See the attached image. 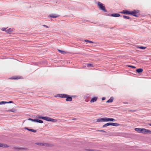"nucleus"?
Masks as SVG:
<instances>
[{
  "instance_id": "obj_40",
  "label": "nucleus",
  "mask_w": 151,
  "mask_h": 151,
  "mask_svg": "<svg viewBox=\"0 0 151 151\" xmlns=\"http://www.w3.org/2000/svg\"><path fill=\"white\" fill-rule=\"evenodd\" d=\"M24 129H27V130H28V129H29L27 128V127H25Z\"/></svg>"
},
{
  "instance_id": "obj_14",
  "label": "nucleus",
  "mask_w": 151,
  "mask_h": 151,
  "mask_svg": "<svg viewBox=\"0 0 151 151\" xmlns=\"http://www.w3.org/2000/svg\"><path fill=\"white\" fill-rule=\"evenodd\" d=\"M0 147H2L3 148H6L8 147L9 146L6 144H1L0 143Z\"/></svg>"
},
{
  "instance_id": "obj_12",
  "label": "nucleus",
  "mask_w": 151,
  "mask_h": 151,
  "mask_svg": "<svg viewBox=\"0 0 151 151\" xmlns=\"http://www.w3.org/2000/svg\"><path fill=\"white\" fill-rule=\"evenodd\" d=\"M97 99V97H95L92 98L90 100L91 103H93L96 101Z\"/></svg>"
},
{
  "instance_id": "obj_24",
  "label": "nucleus",
  "mask_w": 151,
  "mask_h": 151,
  "mask_svg": "<svg viewBox=\"0 0 151 151\" xmlns=\"http://www.w3.org/2000/svg\"><path fill=\"white\" fill-rule=\"evenodd\" d=\"M28 120H29L32 121V122H36V121H37V119H32L30 118H29L28 119Z\"/></svg>"
},
{
  "instance_id": "obj_39",
  "label": "nucleus",
  "mask_w": 151,
  "mask_h": 151,
  "mask_svg": "<svg viewBox=\"0 0 151 151\" xmlns=\"http://www.w3.org/2000/svg\"><path fill=\"white\" fill-rule=\"evenodd\" d=\"M105 99V98L104 97H103L102 98V100H104Z\"/></svg>"
},
{
  "instance_id": "obj_31",
  "label": "nucleus",
  "mask_w": 151,
  "mask_h": 151,
  "mask_svg": "<svg viewBox=\"0 0 151 151\" xmlns=\"http://www.w3.org/2000/svg\"><path fill=\"white\" fill-rule=\"evenodd\" d=\"M6 32H7L9 33H10V32H12L11 29H7L6 31Z\"/></svg>"
},
{
  "instance_id": "obj_33",
  "label": "nucleus",
  "mask_w": 151,
  "mask_h": 151,
  "mask_svg": "<svg viewBox=\"0 0 151 151\" xmlns=\"http://www.w3.org/2000/svg\"><path fill=\"white\" fill-rule=\"evenodd\" d=\"M128 66L129 67H131V68H136V67L134 66H132V65H128Z\"/></svg>"
},
{
  "instance_id": "obj_13",
  "label": "nucleus",
  "mask_w": 151,
  "mask_h": 151,
  "mask_svg": "<svg viewBox=\"0 0 151 151\" xmlns=\"http://www.w3.org/2000/svg\"><path fill=\"white\" fill-rule=\"evenodd\" d=\"M110 125L113 126H114L117 127L119 125V124L116 123H109Z\"/></svg>"
},
{
  "instance_id": "obj_29",
  "label": "nucleus",
  "mask_w": 151,
  "mask_h": 151,
  "mask_svg": "<svg viewBox=\"0 0 151 151\" xmlns=\"http://www.w3.org/2000/svg\"><path fill=\"white\" fill-rule=\"evenodd\" d=\"M15 111H16V110L15 109H10V110H8L7 111H11V112H15Z\"/></svg>"
},
{
  "instance_id": "obj_15",
  "label": "nucleus",
  "mask_w": 151,
  "mask_h": 151,
  "mask_svg": "<svg viewBox=\"0 0 151 151\" xmlns=\"http://www.w3.org/2000/svg\"><path fill=\"white\" fill-rule=\"evenodd\" d=\"M114 100V98L112 97H110V99L106 101V103L112 102Z\"/></svg>"
},
{
  "instance_id": "obj_45",
  "label": "nucleus",
  "mask_w": 151,
  "mask_h": 151,
  "mask_svg": "<svg viewBox=\"0 0 151 151\" xmlns=\"http://www.w3.org/2000/svg\"><path fill=\"white\" fill-rule=\"evenodd\" d=\"M150 60H151V59Z\"/></svg>"
},
{
  "instance_id": "obj_44",
  "label": "nucleus",
  "mask_w": 151,
  "mask_h": 151,
  "mask_svg": "<svg viewBox=\"0 0 151 151\" xmlns=\"http://www.w3.org/2000/svg\"><path fill=\"white\" fill-rule=\"evenodd\" d=\"M18 149H20V148H18Z\"/></svg>"
},
{
  "instance_id": "obj_9",
  "label": "nucleus",
  "mask_w": 151,
  "mask_h": 151,
  "mask_svg": "<svg viewBox=\"0 0 151 151\" xmlns=\"http://www.w3.org/2000/svg\"><path fill=\"white\" fill-rule=\"evenodd\" d=\"M66 99V101H72V97L70 96L69 95H68V96H67Z\"/></svg>"
},
{
  "instance_id": "obj_20",
  "label": "nucleus",
  "mask_w": 151,
  "mask_h": 151,
  "mask_svg": "<svg viewBox=\"0 0 151 151\" xmlns=\"http://www.w3.org/2000/svg\"><path fill=\"white\" fill-rule=\"evenodd\" d=\"M123 17L125 19H131V18H130L129 17L127 16H123Z\"/></svg>"
},
{
  "instance_id": "obj_25",
  "label": "nucleus",
  "mask_w": 151,
  "mask_h": 151,
  "mask_svg": "<svg viewBox=\"0 0 151 151\" xmlns=\"http://www.w3.org/2000/svg\"><path fill=\"white\" fill-rule=\"evenodd\" d=\"M36 144L39 146H43V143L38 142L36 143Z\"/></svg>"
},
{
  "instance_id": "obj_19",
  "label": "nucleus",
  "mask_w": 151,
  "mask_h": 151,
  "mask_svg": "<svg viewBox=\"0 0 151 151\" xmlns=\"http://www.w3.org/2000/svg\"><path fill=\"white\" fill-rule=\"evenodd\" d=\"M109 121H115L116 120L113 118H107V122Z\"/></svg>"
},
{
  "instance_id": "obj_43",
  "label": "nucleus",
  "mask_w": 151,
  "mask_h": 151,
  "mask_svg": "<svg viewBox=\"0 0 151 151\" xmlns=\"http://www.w3.org/2000/svg\"><path fill=\"white\" fill-rule=\"evenodd\" d=\"M149 125L150 126H151V124H150Z\"/></svg>"
},
{
  "instance_id": "obj_32",
  "label": "nucleus",
  "mask_w": 151,
  "mask_h": 151,
  "mask_svg": "<svg viewBox=\"0 0 151 151\" xmlns=\"http://www.w3.org/2000/svg\"><path fill=\"white\" fill-rule=\"evenodd\" d=\"M139 48L140 49H145L146 48V47H143V46H140V47H139Z\"/></svg>"
},
{
  "instance_id": "obj_2",
  "label": "nucleus",
  "mask_w": 151,
  "mask_h": 151,
  "mask_svg": "<svg viewBox=\"0 0 151 151\" xmlns=\"http://www.w3.org/2000/svg\"><path fill=\"white\" fill-rule=\"evenodd\" d=\"M42 119L49 122H55L57 121V120L56 119H53L47 116H42Z\"/></svg>"
},
{
  "instance_id": "obj_28",
  "label": "nucleus",
  "mask_w": 151,
  "mask_h": 151,
  "mask_svg": "<svg viewBox=\"0 0 151 151\" xmlns=\"http://www.w3.org/2000/svg\"><path fill=\"white\" fill-rule=\"evenodd\" d=\"M28 130L30 131L33 132H36V131L35 130L32 129H28Z\"/></svg>"
},
{
  "instance_id": "obj_34",
  "label": "nucleus",
  "mask_w": 151,
  "mask_h": 151,
  "mask_svg": "<svg viewBox=\"0 0 151 151\" xmlns=\"http://www.w3.org/2000/svg\"><path fill=\"white\" fill-rule=\"evenodd\" d=\"M42 116H36V118H38V119H42Z\"/></svg>"
},
{
  "instance_id": "obj_26",
  "label": "nucleus",
  "mask_w": 151,
  "mask_h": 151,
  "mask_svg": "<svg viewBox=\"0 0 151 151\" xmlns=\"http://www.w3.org/2000/svg\"><path fill=\"white\" fill-rule=\"evenodd\" d=\"M7 104V102L2 101L0 102V105L4 104Z\"/></svg>"
},
{
  "instance_id": "obj_10",
  "label": "nucleus",
  "mask_w": 151,
  "mask_h": 151,
  "mask_svg": "<svg viewBox=\"0 0 151 151\" xmlns=\"http://www.w3.org/2000/svg\"><path fill=\"white\" fill-rule=\"evenodd\" d=\"M111 16L113 17H119L120 14L118 13H114L111 14Z\"/></svg>"
},
{
  "instance_id": "obj_38",
  "label": "nucleus",
  "mask_w": 151,
  "mask_h": 151,
  "mask_svg": "<svg viewBox=\"0 0 151 151\" xmlns=\"http://www.w3.org/2000/svg\"><path fill=\"white\" fill-rule=\"evenodd\" d=\"M43 26L45 27H46V28H48V27L47 26V25H43Z\"/></svg>"
},
{
  "instance_id": "obj_5",
  "label": "nucleus",
  "mask_w": 151,
  "mask_h": 151,
  "mask_svg": "<svg viewBox=\"0 0 151 151\" xmlns=\"http://www.w3.org/2000/svg\"><path fill=\"white\" fill-rule=\"evenodd\" d=\"M97 122H107V118L106 117L102 118H99L98 119L96 120Z\"/></svg>"
},
{
  "instance_id": "obj_8",
  "label": "nucleus",
  "mask_w": 151,
  "mask_h": 151,
  "mask_svg": "<svg viewBox=\"0 0 151 151\" xmlns=\"http://www.w3.org/2000/svg\"><path fill=\"white\" fill-rule=\"evenodd\" d=\"M68 96V95L65 94H59L58 97L61 98H66Z\"/></svg>"
},
{
  "instance_id": "obj_11",
  "label": "nucleus",
  "mask_w": 151,
  "mask_h": 151,
  "mask_svg": "<svg viewBox=\"0 0 151 151\" xmlns=\"http://www.w3.org/2000/svg\"><path fill=\"white\" fill-rule=\"evenodd\" d=\"M59 15L56 14H52L50 15V17L53 18L58 17H59Z\"/></svg>"
},
{
  "instance_id": "obj_1",
  "label": "nucleus",
  "mask_w": 151,
  "mask_h": 151,
  "mask_svg": "<svg viewBox=\"0 0 151 151\" xmlns=\"http://www.w3.org/2000/svg\"><path fill=\"white\" fill-rule=\"evenodd\" d=\"M97 5L99 6V9L103 11L104 12H107V11L105 9V6L101 3L98 2L97 3Z\"/></svg>"
},
{
  "instance_id": "obj_4",
  "label": "nucleus",
  "mask_w": 151,
  "mask_h": 151,
  "mask_svg": "<svg viewBox=\"0 0 151 151\" xmlns=\"http://www.w3.org/2000/svg\"><path fill=\"white\" fill-rule=\"evenodd\" d=\"M141 133L144 134H151V131L144 128H142Z\"/></svg>"
},
{
  "instance_id": "obj_30",
  "label": "nucleus",
  "mask_w": 151,
  "mask_h": 151,
  "mask_svg": "<svg viewBox=\"0 0 151 151\" xmlns=\"http://www.w3.org/2000/svg\"><path fill=\"white\" fill-rule=\"evenodd\" d=\"M85 41L86 42H89L90 43H93V42H92L91 41H90V40H85Z\"/></svg>"
},
{
  "instance_id": "obj_23",
  "label": "nucleus",
  "mask_w": 151,
  "mask_h": 151,
  "mask_svg": "<svg viewBox=\"0 0 151 151\" xmlns=\"http://www.w3.org/2000/svg\"><path fill=\"white\" fill-rule=\"evenodd\" d=\"M36 122L40 123H42L43 122V121L42 120H39L38 119H37Z\"/></svg>"
},
{
  "instance_id": "obj_42",
  "label": "nucleus",
  "mask_w": 151,
  "mask_h": 151,
  "mask_svg": "<svg viewBox=\"0 0 151 151\" xmlns=\"http://www.w3.org/2000/svg\"><path fill=\"white\" fill-rule=\"evenodd\" d=\"M114 28V27H111V28H110L111 29H113Z\"/></svg>"
},
{
  "instance_id": "obj_21",
  "label": "nucleus",
  "mask_w": 151,
  "mask_h": 151,
  "mask_svg": "<svg viewBox=\"0 0 151 151\" xmlns=\"http://www.w3.org/2000/svg\"><path fill=\"white\" fill-rule=\"evenodd\" d=\"M87 65V66L88 67H93V65L92 64H90V63H87L86 64Z\"/></svg>"
},
{
  "instance_id": "obj_35",
  "label": "nucleus",
  "mask_w": 151,
  "mask_h": 151,
  "mask_svg": "<svg viewBox=\"0 0 151 151\" xmlns=\"http://www.w3.org/2000/svg\"><path fill=\"white\" fill-rule=\"evenodd\" d=\"M99 131L101 132H105V133L106 132L105 131L103 130H100Z\"/></svg>"
},
{
  "instance_id": "obj_7",
  "label": "nucleus",
  "mask_w": 151,
  "mask_h": 151,
  "mask_svg": "<svg viewBox=\"0 0 151 151\" xmlns=\"http://www.w3.org/2000/svg\"><path fill=\"white\" fill-rule=\"evenodd\" d=\"M130 11H129L127 10H124L121 12V13L122 14H130Z\"/></svg>"
},
{
  "instance_id": "obj_37",
  "label": "nucleus",
  "mask_w": 151,
  "mask_h": 151,
  "mask_svg": "<svg viewBox=\"0 0 151 151\" xmlns=\"http://www.w3.org/2000/svg\"><path fill=\"white\" fill-rule=\"evenodd\" d=\"M6 29V28H3L2 29V30L4 31H5Z\"/></svg>"
},
{
  "instance_id": "obj_18",
  "label": "nucleus",
  "mask_w": 151,
  "mask_h": 151,
  "mask_svg": "<svg viewBox=\"0 0 151 151\" xmlns=\"http://www.w3.org/2000/svg\"><path fill=\"white\" fill-rule=\"evenodd\" d=\"M20 78V77H19L17 76H14L11 78L10 79H18Z\"/></svg>"
},
{
  "instance_id": "obj_22",
  "label": "nucleus",
  "mask_w": 151,
  "mask_h": 151,
  "mask_svg": "<svg viewBox=\"0 0 151 151\" xmlns=\"http://www.w3.org/2000/svg\"><path fill=\"white\" fill-rule=\"evenodd\" d=\"M110 126L109 123H107L104 124V125L102 127H104L108 126Z\"/></svg>"
},
{
  "instance_id": "obj_16",
  "label": "nucleus",
  "mask_w": 151,
  "mask_h": 151,
  "mask_svg": "<svg viewBox=\"0 0 151 151\" xmlns=\"http://www.w3.org/2000/svg\"><path fill=\"white\" fill-rule=\"evenodd\" d=\"M142 128H135L134 129L138 133H141V130H142Z\"/></svg>"
},
{
  "instance_id": "obj_3",
  "label": "nucleus",
  "mask_w": 151,
  "mask_h": 151,
  "mask_svg": "<svg viewBox=\"0 0 151 151\" xmlns=\"http://www.w3.org/2000/svg\"><path fill=\"white\" fill-rule=\"evenodd\" d=\"M139 12V10H134L133 11H130V14L136 17H138L139 15L137 14H138Z\"/></svg>"
},
{
  "instance_id": "obj_17",
  "label": "nucleus",
  "mask_w": 151,
  "mask_h": 151,
  "mask_svg": "<svg viewBox=\"0 0 151 151\" xmlns=\"http://www.w3.org/2000/svg\"><path fill=\"white\" fill-rule=\"evenodd\" d=\"M143 71V70L142 68H139L138 69H137L136 70V72H137L138 73H140L142 72Z\"/></svg>"
},
{
  "instance_id": "obj_36",
  "label": "nucleus",
  "mask_w": 151,
  "mask_h": 151,
  "mask_svg": "<svg viewBox=\"0 0 151 151\" xmlns=\"http://www.w3.org/2000/svg\"><path fill=\"white\" fill-rule=\"evenodd\" d=\"M13 103V101H10L9 102H7V103Z\"/></svg>"
},
{
  "instance_id": "obj_27",
  "label": "nucleus",
  "mask_w": 151,
  "mask_h": 151,
  "mask_svg": "<svg viewBox=\"0 0 151 151\" xmlns=\"http://www.w3.org/2000/svg\"><path fill=\"white\" fill-rule=\"evenodd\" d=\"M58 50L61 53H62V54H64L65 53V51L62 50Z\"/></svg>"
},
{
  "instance_id": "obj_41",
  "label": "nucleus",
  "mask_w": 151,
  "mask_h": 151,
  "mask_svg": "<svg viewBox=\"0 0 151 151\" xmlns=\"http://www.w3.org/2000/svg\"><path fill=\"white\" fill-rule=\"evenodd\" d=\"M76 118H74V119H73V120H76Z\"/></svg>"
},
{
  "instance_id": "obj_6",
  "label": "nucleus",
  "mask_w": 151,
  "mask_h": 151,
  "mask_svg": "<svg viewBox=\"0 0 151 151\" xmlns=\"http://www.w3.org/2000/svg\"><path fill=\"white\" fill-rule=\"evenodd\" d=\"M43 146L46 147H52L54 146V145L51 144L43 143Z\"/></svg>"
}]
</instances>
